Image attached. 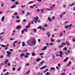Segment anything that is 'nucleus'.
<instances>
[{"mask_svg": "<svg viewBox=\"0 0 75 75\" xmlns=\"http://www.w3.org/2000/svg\"><path fill=\"white\" fill-rule=\"evenodd\" d=\"M32 56H35V54L34 52H32Z\"/></svg>", "mask_w": 75, "mask_h": 75, "instance_id": "obj_26", "label": "nucleus"}, {"mask_svg": "<svg viewBox=\"0 0 75 75\" xmlns=\"http://www.w3.org/2000/svg\"><path fill=\"white\" fill-rule=\"evenodd\" d=\"M52 18V19H55V16H53Z\"/></svg>", "mask_w": 75, "mask_h": 75, "instance_id": "obj_61", "label": "nucleus"}, {"mask_svg": "<svg viewBox=\"0 0 75 75\" xmlns=\"http://www.w3.org/2000/svg\"><path fill=\"white\" fill-rule=\"evenodd\" d=\"M67 59H68V57H66L65 59H64L63 61L64 62H66V61H68V60Z\"/></svg>", "mask_w": 75, "mask_h": 75, "instance_id": "obj_13", "label": "nucleus"}, {"mask_svg": "<svg viewBox=\"0 0 75 75\" xmlns=\"http://www.w3.org/2000/svg\"><path fill=\"white\" fill-rule=\"evenodd\" d=\"M16 70V69L14 67H13V70L14 71Z\"/></svg>", "mask_w": 75, "mask_h": 75, "instance_id": "obj_50", "label": "nucleus"}, {"mask_svg": "<svg viewBox=\"0 0 75 75\" xmlns=\"http://www.w3.org/2000/svg\"><path fill=\"white\" fill-rule=\"evenodd\" d=\"M43 54H44V53H40V55H43Z\"/></svg>", "mask_w": 75, "mask_h": 75, "instance_id": "obj_46", "label": "nucleus"}, {"mask_svg": "<svg viewBox=\"0 0 75 75\" xmlns=\"http://www.w3.org/2000/svg\"><path fill=\"white\" fill-rule=\"evenodd\" d=\"M72 24H71L68 25V26L66 25L65 26L64 28H68V27H69V29H71V27H72Z\"/></svg>", "mask_w": 75, "mask_h": 75, "instance_id": "obj_4", "label": "nucleus"}, {"mask_svg": "<svg viewBox=\"0 0 75 75\" xmlns=\"http://www.w3.org/2000/svg\"><path fill=\"white\" fill-rule=\"evenodd\" d=\"M4 57V56L3 55H2L1 56H0V58H3Z\"/></svg>", "mask_w": 75, "mask_h": 75, "instance_id": "obj_42", "label": "nucleus"}, {"mask_svg": "<svg viewBox=\"0 0 75 75\" xmlns=\"http://www.w3.org/2000/svg\"><path fill=\"white\" fill-rule=\"evenodd\" d=\"M7 57H11V55H10V54H7Z\"/></svg>", "mask_w": 75, "mask_h": 75, "instance_id": "obj_35", "label": "nucleus"}, {"mask_svg": "<svg viewBox=\"0 0 75 75\" xmlns=\"http://www.w3.org/2000/svg\"><path fill=\"white\" fill-rule=\"evenodd\" d=\"M66 44L67 45H70V43L68 42H66Z\"/></svg>", "mask_w": 75, "mask_h": 75, "instance_id": "obj_23", "label": "nucleus"}, {"mask_svg": "<svg viewBox=\"0 0 75 75\" xmlns=\"http://www.w3.org/2000/svg\"><path fill=\"white\" fill-rule=\"evenodd\" d=\"M61 47H63L62 45H61V46H60L59 47V48H61Z\"/></svg>", "mask_w": 75, "mask_h": 75, "instance_id": "obj_57", "label": "nucleus"}, {"mask_svg": "<svg viewBox=\"0 0 75 75\" xmlns=\"http://www.w3.org/2000/svg\"><path fill=\"white\" fill-rule=\"evenodd\" d=\"M47 48V47L45 46L44 47L43 49H42V50H46V49Z\"/></svg>", "mask_w": 75, "mask_h": 75, "instance_id": "obj_15", "label": "nucleus"}, {"mask_svg": "<svg viewBox=\"0 0 75 75\" xmlns=\"http://www.w3.org/2000/svg\"><path fill=\"white\" fill-rule=\"evenodd\" d=\"M61 75H65V74L64 73H62Z\"/></svg>", "mask_w": 75, "mask_h": 75, "instance_id": "obj_60", "label": "nucleus"}, {"mask_svg": "<svg viewBox=\"0 0 75 75\" xmlns=\"http://www.w3.org/2000/svg\"><path fill=\"white\" fill-rule=\"evenodd\" d=\"M16 5L15 4L13 5L12 7H11V8H15L16 7Z\"/></svg>", "mask_w": 75, "mask_h": 75, "instance_id": "obj_14", "label": "nucleus"}, {"mask_svg": "<svg viewBox=\"0 0 75 75\" xmlns=\"http://www.w3.org/2000/svg\"><path fill=\"white\" fill-rule=\"evenodd\" d=\"M67 7V5H64L63 6V7L64 8H65Z\"/></svg>", "mask_w": 75, "mask_h": 75, "instance_id": "obj_53", "label": "nucleus"}, {"mask_svg": "<svg viewBox=\"0 0 75 75\" xmlns=\"http://www.w3.org/2000/svg\"><path fill=\"white\" fill-rule=\"evenodd\" d=\"M30 8H34V7L33 6H30Z\"/></svg>", "mask_w": 75, "mask_h": 75, "instance_id": "obj_56", "label": "nucleus"}, {"mask_svg": "<svg viewBox=\"0 0 75 75\" xmlns=\"http://www.w3.org/2000/svg\"><path fill=\"white\" fill-rule=\"evenodd\" d=\"M21 7H22V8H24V7H25V5H21Z\"/></svg>", "mask_w": 75, "mask_h": 75, "instance_id": "obj_40", "label": "nucleus"}, {"mask_svg": "<svg viewBox=\"0 0 75 75\" xmlns=\"http://www.w3.org/2000/svg\"><path fill=\"white\" fill-rule=\"evenodd\" d=\"M3 37V36H0V40H1V38H2Z\"/></svg>", "mask_w": 75, "mask_h": 75, "instance_id": "obj_59", "label": "nucleus"}, {"mask_svg": "<svg viewBox=\"0 0 75 75\" xmlns=\"http://www.w3.org/2000/svg\"><path fill=\"white\" fill-rule=\"evenodd\" d=\"M14 14L15 16H17V13L16 12H15L14 13Z\"/></svg>", "mask_w": 75, "mask_h": 75, "instance_id": "obj_47", "label": "nucleus"}, {"mask_svg": "<svg viewBox=\"0 0 75 75\" xmlns=\"http://www.w3.org/2000/svg\"><path fill=\"white\" fill-rule=\"evenodd\" d=\"M24 30H25V31H28V30H27V29H25Z\"/></svg>", "mask_w": 75, "mask_h": 75, "instance_id": "obj_62", "label": "nucleus"}, {"mask_svg": "<svg viewBox=\"0 0 75 75\" xmlns=\"http://www.w3.org/2000/svg\"><path fill=\"white\" fill-rule=\"evenodd\" d=\"M61 65V64L59 63L58 64V67H59Z\"/></svg>", "mask_w": 75, "mask_h": 75, "instance_id": "obj_64", "label": "nucleus"}, {"mask_svg": "<svg viewBox=\"0 0 75 75\" xmlns=\"http://www.w3.org/2000/svg\"><path fill=\"white\" fill-rule=\"evenodd\" d=\"M17 42H18V41H15L13 43V47H16V45L15 44L17 43Z\"/></svg>", "mask_w": 75, "mask_h": 75, "instance_id": "obj_7", "label": "nucleus"}, {"mask_svg": "<svg viewBox=\"0 0 75 75\" xmlns=\"http://www.w3.org/2000/svg\"><path fill=\"white\" fill-rule=\"evenodd\" d=\"M59 54H56V56H57V57H58V56H60V57H61V58H62V55H63V54H64L63 53L61 52V51H60L59 52Z\"/></svg>", "mask_w": 75, "mask_h": 75, "instance_id": "obj_2", "label": "nucleus"}, {"mask_svg": "<svg viewBox=\"0 0 75 75\" xmlns=\"http://www.w3.org/2000/svg\"><path fill=\"white\" fill-rule=\"evenodd\" d=\"M27 14H26V16H28V15H29V14H31L30 13V12H27Z\"/></svg>", "mask_w": 75, "mask_h": 75, "instance_id": "obj_33", "label": "nucleus"}, {"mask_svg": "<svg viewBox=\"0 0 75 75\" xmlns=\"http://www.w3.org/2000/svg\"><path fill=\"white\" fill-rule=\"evenodd\" d=\"M26 54L25 55V58H27L28 57V55H30V53H26Z\"/></svg>", "mask_w": 75, "mask_h": 75, "instance_id": "obj_6", "label": "nucleus"}, {"mask_svg": "<svg viewBox=\"0 0 75 75\" xmlns=\"http://www.w3.org/2000/svg\"><path fill=\"white\" fill-rule=\"evenodd\" d=\"M66 14V12H64L63 13H62V14L63 16V15H64V14Z\"/></svg>", "mask_w": 75, "mask_h": 75, "instance_id": "obj_58", "label": "nucleus"}, {"mask_svg": "<svg viewBox=\"0 0 75 75\" xmlns=\"http://www.w3.org/2000/svg\"><path fill=\"white\" fill-rule=\"evenodd\" d=\"M53 59H54V58H55L54 55H53Z\"/></svg>", "mask_w": 75, "mask_h": 75, "instance_id": "obj_48", "label": "nucleus"}, {"mask_svg": "<svg viewBox=\"0 0 75 75\" xmlns=\"http://www.w3.org/2000/svg\"><path fill=\"white\" fill-rule=\"evenodd\" d=\"M24 54H22L21 55V57H23V56H24Z\"/></svg>", "mask_w": 75, "mask_h": 75, "instance_id": "obj_30", "label": "nucleus"}, {"mask_svg": "<svg viewBox=\"0 0 75 75\" xmlns=\"http://www.w3.org/2000/svg\"><path fill=\"white\" fill-rule=\"evenodd\" d=\"M4 19H5V17H4V16H3L1 19V21L2 22H4Z\"/></svg>", "mask_w": 75, "mask_h": 75, "instance_id": "obj_9", "label": "nucleus"}, {"mask_svg": "<svg viewBox=\"0 0 75 75\" xmlns=\"http://www.w3.org/2000/svg\"><path fill=\"white\" fill-rule=\"evenodd\" d=\"M30 27V25H27L26 26V28H28V27Z\"/></svg>", "mask_w": 75, "mask_h": 75, "instance_id": "obj_45", "label": "nucleus"}, {"mask_svg": "<svg viewBox=\"0 0 75 75\" xmlns=\"http://www.w3.org/2000/svg\"><path fill=\"white\" fill-rule=\"evenodd\" d=\"M45 68H47V66L46 65L42 67L41 68H40V70H42V69H45Z\"/></svg>", "mask_w": 75, "mask_h": 75, "instance_id": "obj_8", "label": "nucleus"}, {"mask_svg": "<svg viewBox=\"0 0 75 75\" xmlns=\"http://www.w3.org/2000/svg\"><path fill=\"white\" fill-rule=\"evenodd\" d=\"M38 2H42V0H38Z\"/></svg>", "mask_w": 75, "mask_h": 75, "instance_id": "obj_52", "label": "nucleus"}, {"mask_svg": "<svg viewBox=\"0 0 75 75\" xmlns=\"http://www.w3.org/2000/svg\"><path fill=\"white\" fill-rule=\"evenodd\" d=\"M75 3H74L72 4L69 5V6L71 7V6H74V5H75Z\"/></svg>", "mask_w": 75, "mask_h": 75, "instance_id": "obj_20", "label": "nucleus"}, {"mask_svg": "<svg viewBox=\"0 0 75 75\" xmlns=\"http://www.w3.org/2000/svg\"><path fill=\"white\" fill-rule=\"evenodd\" d=\"M47 9H45V8H43V10H44V11H47Z\"/></svg>", "mask_w": 75, "mask_h": 75, "instance_id": "obj_55", "label": "nucleus"}, {"mask_svg": "<svg viewBox=\"0 0 75 75\" xmlns=\"http://www.w3.org/2000/svg\"><path fill=\"white\" fill-rule=\"evenodd\" d=\"M34 3V1H30L28 3V4H32Z\"/></svg>", "mask_w": 75, "mask_h": 75, "instance_id": "obj_12", "label": "nucleus"}, {"mask_svg": "<svg viewBox=\"0 0 75 75\" xmlns=\"http://www.w3.org/2000/svg\"><path fill=\"white\" fill-rule=\"evenodd\" d=\"M8 59H6V60L5 61H4V62H5V64H7V63L8 62Z\"/></svg>", "mask_w": 75, "mask_h": 75, "instance_id": "obj_25", "label": "nucleus"}, {"mask_svg": "<svg viewBox=\"0 0 75 75\" xmlns=\"http://www.w3.org/2000/svg\"><path fill=\"white\" fill-rule=\"evenodd\" d=\"M50 74V73H49V72H47L45 75H49Z\"/></svg>", "mask_w": 75, "mask_h": 75, "instance_id": "obj_44", "label": "nucleus"}, {"mask_svg": "<svg viewBox=\"0 0 75 75\" xmlns=\"http://www.w3.org/2000/svg\"><path fill=\"white\" fill-rule=\"evenodd\" d=\"M4 34V32H3L1 33H0V35L1 34Z\"/></svg>", "mask_w": 75, "mask_h": 75, "instance_id": "obj_39", "label": "nucleus"}, {"mask_svg": "<svg viewBox=\"0 0 75 75\" xmlns=\"http://www.w3.org/2000/svg\"><path fill=\"white\" fill-rule=\"evenodd\" d=\"M50 69L51 70H54V69H55L54 67H51Z\"/></svg>", "mask_w": 75, "mask_h": 75, "instance_id": "obj_27", "label": "nucleus"}, {"mask_svg": "<svg viewBox=\"0 0 75 75\" xmlns=\"http://www.w3.org/2000/svg\"><path fill=\"white\" fill-rule=\"evenodd\" d=\"M72 41H73V42H75V39H73Z\"/></svg>", "mask_w": 75, "mask_h": 75, "instance_id": "obj_63", "label": "nucleus"}, {"mask_svg": "<svg viewBox=\"0 0 75 75\" xmlns=\"http://www.w3.org/2000/svg\"><path fill=\"white\" fill-rule=\"evenodd\" d=\"M53 43L52 42H51V43H49V45H50L51 46V45H53Z\"/></svg>", "mask_w": 75, "mask_h": 75, "instance_id": "obj_29", "label": "nucleus"}, {"mask_svg": "<svg viewBox=\"0 0 75 75\" xmlns=\"http://www.w3.org/2000/svg\"><path fill=\"white\" fill-rule=\"evenodd\" d=\"M67 50V47H65L63 49V50H64L65 51Z\"/></svg>", "mask_w": 75, "mask_h": 75, "instance_id": "obj_43", "label": "nucleus"}, {"mask_svg": "<svg viewBox=\"0 0 75 75\" xmlns=\"http://www.w3.org/2000/svg\"><path fill=\"white\" fill-rule=\"evenodd\" d=\"M33 31L34 33H36L37 32V29L36 28H34L33 29Z\"/></svg>", "mask_w": 75, "mask_h": 75, "instance_id": "obj_21", "label": "nucleus"}, {"mask_svg": "<svg viewBox=\"0 0 75 75\" xmlns=\"http://www.w3.org/2000/svg\"><path fill=\"white\" fill-rule=\"evenodd\" d=\"M56 68H57L58 70H59V67L57 66L56 67Z\"/></svg>", "mask_w": 75, "mask_h": 75, "instance_id": "obj_51", "label": "nucleus"}, {"mask_svg": "<svg viewBox=\"0 0 75 75\" xmlns=\"http://www.w3.org/2000/svg\"><path fill=\"white\" fill-rule=\"evenodd\" d=\"M22 46H23V47H24V46H25V44H24V43L23 42H22Z\"/></svg>", "mask_w": 75, "mask_h": 75, "instance_id": "obj_34", "label": "nucleus"}, {"mask_svg": "<svg viewBox=\"0 0 75 75\" xmlns=\"http://www.w3.org/2000/svg\"><path fill=\"white\" fill-rule=\"evenodd\" d=\"M7 65L8 66H10V62H8L7 63Z\"/></svg>", "mask_w": 75, "mask_h": 75, "instance_id": "obj_54", "label": "nucleus"}, {"mask_svg": "<svg viewBox=\"0 0 75 75\" xmlns=\"http://www.w3.org/2000/svg\"><path fill=\"white\" fill-rule=\"evenodd\" d=\"M61 41V40L58 39L57 41V42H60Z\"/></svg>", "mask_w": 75, "mask_h": 75, "instance_id": "obj_37", "label": "nucleus"}, {"mask_svg": "<svg viewBox=\"0 0 75 75\" xmlns=\"http://www.w3.org/2000/svg\"><path fill=\"white\" fill-rule=\"evenodd\" d=\"M1 47H4V48H5V47H6V45H1Z\"/></svg>", "mask_w": 75, "mask_h": 75, "instance_id": "obj_32", "label": "nucleus"}, {"mask_svg": "<svg viewBox=\"0 0 75 75\" xmlns=\"http://www.w3.org/2000/svg\"><path fill=\"white\" fill-rule=\"evenodd\" d=\"M6 53H7V54H8L10 55V54H11V52H10L9 51H8L6 52Z\"/></svg>", "mask_w": 75, "mask_h": 75, "instance_id": "obj_24", "label": "nucleus"}, {"mask_svg": "<svg viewBox=\"0 0 75 75\" xmlns=\"http://www.w3.org/2000/svg\"><path fill=\"white\" fill-rule=\"evenodd\" d=\"M50 39H51L50 41L51 42H54L55 41V40L53 39V38H51Z\"/></svg>", "mask_w": 75, "mask_h": 75, "instance_id": "obj_17", "label": "nucleus"}, {"mask_svg": "<svg viewBox=\"0 0 75 75\" xmlns=\"http://www.w3.org/2000/svg\"><path fill=\"white\" fill-rule=\"evenodd\" d=\"M44 61H42V62H40V64H38L39 66H41V65H42L43 64H44Z\"/></svg>", "mask_w": 75, "mask_h": 75, "instance_id": "obj_10", "label": "nucleus"}, {"mask_svg": "<svg viewBox=\"0 0 75 75\" xmlns=\"http://www.w3.org/2000/svg\"><path fill=\"white\" fill-rule=\"evenodd\" d=\"M24 33V30H22L21 31V34H23V33Z\"/></svg>", "mask_w": 75, "mask_h": 75, "instance_id": "obj_31", "label": "nucleus"}, {"mask_svg": "<svg viewBox=\"0 0 75 75\" xmlns=\"http://www.w3.org/2000/svg\"><path fill=\"white\" fill-rule=\"evenodd\" d=\"M33 19H34V20H33V21H34L35 23H37V20H38V17L37 16L36 18H34Z\"/></svg>", "mask_w": 75, "mask_h": 75, "instance_id": "obj_3", "label": "nucleus"}, {"mask_svg": "<svg viewBox=\"0 0 75 75\" xmlns=\"http://www.w3.org/2000/svg\"><path fill=\"white\" fill-rule=\"evenodd\" d=\"M38 29H39L40 30H45V29L44 28L42 27V26H39L37 28Z\"/></svg>", "mask_w": 75, "mask_h": 75, "instance_id": "obj_5", "label": "nucleus"}, {"mask_svg": "<svg viewBox=\"0 0 75 75\" xmlns=\"http://www.w3.org/2000/svg\"><path fill=\"white\" fill-rule=\"evenodd\" d=\"M28 45L30 46H31V44H35L36 43V40L35 38H33V37H31L30 38L29 40H28L27 42Z\"/></svg>", "mask_w": 75, "mask_h": 75, "instance_id": "obj_1", "label": "nucleus"}, {"mask_svg": "<svg viewBox=\"0 0 75 75\" xmlns=\"http://www.w3.org/2000/svg\"><path fill=\"white\" fill-rule=\"evenodd\" d=\"M16 4H18V1H16V2H15V3Z\"/></svg>", "mask_w": 75, "mask_h": 75, "instance_id": "obj_49", "label": "nucleus"}, {"mask_svg": "<svg viewBox=\"0 0 75 75\" xmlns=\"http://www.w3.org/2000/svg\"><path fill=\"white\" fill-rule=\"evenodd\" d=\"M20 20H17L16 21V23H20Z\"/></svg>", "mask_w": 75, "mask_h": 75, "instance_id": "obj_22", "label": "nucleus"}, {"mask_svg": "<svg viewBox=\"0 0 75 75\" xmlns=\"http://www.w3.org/2000/svg\"><path fill=\"white\" fill-rule=\"evenodd\" d=\"M55 6H56V5L55 4H53L52 5V7H55Z\"/></svg>", "mask_w": 75, "mask_h": 75, "instance_id": "obj_36", "label": "nucleus"}, {"mask_svg": "<svg viewBox=\"0 0 75 75\" xmlns=\"http://www.w3.org/2000/svg\"><path fill=\"white\" fill-rule=\"evenodd\" d=\"M62 32H61L60 33V37H62Z\"/></svg>", "mask_w": 75, "mask_h": 75, "instance_id": "obj_28", "label": "nucleus"}, {"mask_svg": "<svg viewBox=\"0 0 75 75\" xmlns=\"http://www.w3.org/2000/svg\"><path fill=\"white\" fill-rule=\"evenodd\" d=\"M47 20L48 21L50 22L52 20V19L50 17H48Z\"/></svg>", "mask_w": 75, "mask_h": 75, "instance_id": "obj_11", "label": "nucleus"}, {"mask_svg": "<svg viewBox=\"0 0 75 75\" xmlns=\"http://www.w3.org/2000/svg\"><path fill=\"white\" fill-rule=\"evenodd\" d=\"M40 61H41V59H36L37 62H39Z\"/></svg>", "mask_w": 75, "mask_h": 75, "instance_id": "obj_18", "label": "nucleus"}, {"mask_svg": "<svg viewBox=\"0 0 75 75\" xmlns=\"http://www.w3.org/2000/svg\"><path fill=\"white\" fill-rule=\"evenodd\" d=\"M47 35H48V37L49 38L50 36V33L48 32L47 33Z\"/></svg>", "mask_w": 75, "mask_h": 75, "instance_id": "obj_19", "label": "nucleus"}, {"mask_svg": "<svg viewBox=\"0 0 75 75\" xmlns=\"http://www.w3.org/2000/svg\"><path fill=\"white\" fill-rule=\"evenodd\" d=\"M62 16H63L62 15V14H61V15H59V16H60V17L62 19Z\"/></svg>", "mask_w": 75, "mask_h": 75, "instance_id": "obj_38", "label": "nucleus"}, {"mask_svg": "<svg viewBox=\"0 0 75 75\" xmlns=\"http://www.w3.org/2000/svg\"><path fill=\"white\" fill-rule=\"evenodd\" d=\"M21 27V26H18L16 27V29H20Z\"/></svg>", "mask_w": 75, "mask_h": 75, "instance_id": "obj_16", "label": "nucleus"}, {"mask_svg": "<svg viewBox=\"0 0 75 75\" xmlns=\"http://www.w3.org/2000/svg\"><path fill=\"white\" fill-rule=\"evenodd\" d=\"M20 69H21V67H19L18 69V71H20Z\"/></svg>", "mask_w": 75, "mask_h": 75, "instance_id": "obj_41", "label": "nucleus"}]
</instances>
